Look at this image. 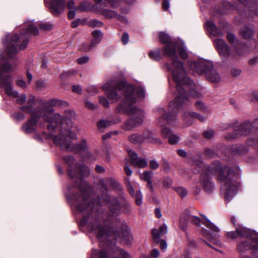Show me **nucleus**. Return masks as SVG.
<instances>
[{"label": "nucleus", "mask_w": 258, "mask_h": 258, "mask_svg": "<svg viewBox=\"0 0 258 258\" xmlns=\"http://www.w3.org/2000/svg\"><path fill=\"white\" fill-rule=\"evenodd\" d=\"M82 184L70 197L72 204L76 205L81 212L87 210V216H84L83 220L87 224L89 232L96 235L101 239L106 234V226L110 217H116L119 213L120 205L116 198H111L105 191L102 192L101 198L90 202L88 190L83 189Z\"/></svg>", "instance_id": "1"}, {"label": "nucleus", "mask_w": 258, "mask_h": 258, "mask_svg": "<svg viewBox=\"0 0 258 258\" xmlns=\"http://www.w3.org/2000/svg\"><path fill=\"white\" fill-rule=\"evenodd\" d=\"M159 38L162 43L167 44L162 49L163 54L169 57L172 61L171 66L166 64V66L172 73L174 81L176 84V98L175 100L170 102L168 112L166 113L164 109L160 108L158 111L161 116L158 119L157 123L160 126L170 124L176 119L178 109L188 105L189 95L185 90L194 88L193 82L185 76V72L182 63L178 59L176 52L177 43L171 41L170 36L164 32L159 33Z\"/></svg>", "instance_id": "2"}, {"label": "nucleus", "mask_w": 258, "mask_h": 258, "mask_svg": "<svg viewBox=\"0 0 258 258\" xmlns=\"http://www.w3.org/2000/svg\"><path fill=\"white\" fill-rule=\"evenodd\" d=\"M102 89L105 91L107 97L113 102L118 100L119 98L118 93L123 92V101L117 106L118 112L136 115V116L132 117L124 123L122 126L123 130L130 131L143 123L144 113L143 111L134 105L137 101L136 96H144L145 90L143 87L135 88L133 85H126L123 81L111 80L103 85Z\"/></svg>", "instance_id": "3"}, {"label": "nucleus", "mask_w": 258, "mask_h": 258, "mask_svg": "<svg viewBox=\"0 0 258 258\" xmlns=\"http://www.w3.org/2000/svg\"><path fill=\"white\" fill-rule=\"evenodd\" d=\"M38 34L37 28L32 24L28 26L26 30L23 29L20 35L15 34L9 41H4L6 47V51L8 58L0 56V87L5 88L6 94L9 96L18 97L17 102L21 104L26 100L24 94L18 95V92L13 90L10 81L9 75L1 77L2 72L10 73L13 71V66L9 63L10 59L18 53L17 47L20 49H25L29 42V38L31 35L37 36Z\"/></svg>", "instance_id": "4"}, {"label": "nucleus", "mask_w": 258, "mask_h": 258, "mask_svg": "<svg viewBox=\"0 0 258 258\" xmlns=\"http://www.w3.org/2000/svg\"><path fill=\"white\" fill-rule=\"evenodd\" d=\"M217 174L218 180L222 183L221 191L224 195L226 202H230L236 194L239 182L235 173L228 166H222L217 161L211 166H206L202 170L200 182L203 189L208 194L212 193L215 189V184L211 175Z\"/></svg>", "instance_id": "5"}, {"label": "nucleus", "mask_w": 258, "mask_h": 258, "mask_svg": "<svg viewBox=\"0 0 258 258\" xmlns=\"http://www.w3.org/2000/svg\"><path fill=\"white\" fill-rule=\"evenodd\" d=\"M35 98L30 96L27 101V105L20 107V109L26 113L30 114L31 118L25 122L21 127L22 131L26 134H30L35 131L37 125L44 127L43 123H38L41 117L48 123L47 128L49 131L55 132L59 130L61 125H63V118L60 114L55 113L53 109H48L44 111L34 109Z\"/></svg>", "instance_id": "6"}, {"label": "nucleus", "mask_w": 258, "mask_h": 258, "mask_svg": "<svg viewBox=\"0 0 258 258\" xmlns=\"http://www.w3.org/2000/svg\"><path fill=\"white\" fill-rule=\"evenodd\" d=\"M71 111H66V116L63 118V125H61L58 131L59 134L54 136L51 134L42 133L43 138L47 140H52L56 146L60 147L61 149L67 152L83 151L88 149L86 140H82L80 144H73L68 138L77 139V135L70 129L73 126L72 120L67 117L69 114H72Z\"/></svg>", "instance_id": "7"}, {"label": "nucleus", "mask_w": 258, "mask_h": 258, "mask_svg": "<svg viewBox=\"0 0 258 258\" xmlns=\"http://www.w3.org/2000/svg\"><path fill=\"white\" fill-rule=\"evenodd\" d=\"M190 68L198 75H204L206 79L213 83H218L220 81V75L214 69L213 62L211 61L202 59L192 61Z\"/></svg>", "instance_id": "8"}, {"label": "nucleus", "mask_w": 258, "mask_h": 258, "mask_svg": "<svg viewBox=\"0 0 258 258\" xmlns=\"http://www.w3.org/2000/svg\"><path fill=\"white\" fill-rule=\"evenodd\" d=\"M63 160L69 166L68 174L71 179H75V186L79 188L84 184L83 176L87 175L89 173V168L85 165L79 166L75 163V159L72 156L69 155L63 157Z\"/></svg>", "instance_id": "9"}, {"label": "nucleus", "mask_w": 258, "mask_h": 258, "mask_svg": "<svg viewBox=\"0 0 258 258\" xmlns=\"http://www.w3.org/2000/svg\"><path fill=\"white\" fill-rule=\"evenodd\" d=\"M229 238L235 239L237 237H245L248 240L258 244V234L242 226L238 225L236 227L235 231L228 232L226 234Z\"/></svg>", "instance_id": "10"}, {"label": "nucleus", "mask_w": 258, "mask_h": 258, "mask_svg": "<svg viewBox=\"0 0 258 258\" xmlns=\"http://www.w3.org/2000/svg\"><path fill=\"white\" fill-rule=\"evenodd\" d=\"M44 1L50 12L54 16H59L64 11V0H51L50 2L47 0H44Z\"/></svg>", "instance_id": "11"}, {"label": "nucleus", "mask_w": 258, "mask_h": 258, "mask_svg": "<svg viewBox=\"0 0 258 258\" xmlns=\"http://www.w3.org/2000/svg\"><path fill=\"white\" fill-rule=\"evenodd\" d=\"M214 44L220 56L223 60L230 58V50L229 46L222 39L217 38L214 40Z\"/></svg>", "instance_id": "12"}, {"label": "nucleus", "mask_w": 258, "mask_h": 258, "mask_svg": "<svg viewBox=\"0 0 258 258\" xmlns=\"http://www.w3.org/2000/svg\"><path fill=\"white\" fill-rule=\"evenodd\" d=\"M128 154L131 159V163L134 167L142 168L147 166V161L144 159L138 158L137 154L134 151L129 150Z\"/></svg>", "instance_id": "13"}, {"label": "nucleus", "mask_w": 258, "mask_h": 258, "mask_svg": "<svg viewBox=\"0 0 258 258\" xmlns=\"http://www.w3.org/2000/svg\"><path fill=\"white\" fill-rule=\"evenodd\" d=\"M93 39L90 44L84 43L82 45L84 48L83 50L89 51L91 50L96 44L99 43L102 38V34L100 31L95 30L92 32Z\"/></svg>", "instance_id": "14"}, {"label": "nucleus", "mask_w": 258, "mask_h": 258, "mask_svg": "<svg viewBox=\"0 0 258 258\" xmlns=\"http://www.w3.org/2000/svg\"><path fill=\"white\" fill-rule=\"evenodd\" d=\"M241 4L244 6H247L248 7H251L246 15L249 16L253 17L254 15L258 16V10L257 4V0H252V2H249V0H238Z\"/></svg>", "instance_id": "15"}, {"label": "nucleus", "mask_w": 258, "mask_h": 258, "mask_svg": "<svg viewBox=\"0 0 258 258\" xmlns=\"http://www.w3.org/2000/svg\"><path fill=\"white\" fill-rule=\"evenodd\" d=\"M68 105L69 104L66 101L58 99H52L46 101L45 103L44 106L45 107H47V108H40L37 109L38 110H42L44 111L48 109H53L51 107L53 106L68 107Z\"/></svg>", "instance_id": "16"}, {"label": "nucleus", "mask_w": 258, "mask_h": 258, "mask_svg": "<svg viewBox=\"0 0 258 258\" xmlns=\"http://www.w3.org/2000/svg\"><path fill=\"white\" fill-rule=\"evenodd\" d=\"M201 233L202 235L208 238L211 243L217 246L221 245V242L218 240V235L217 234L213 236L209 230L204 228L201 229Z\"/></svg>", "instance_id": "17"}, {"label": "nucleus", "mask_w": 258, "mask_h": 258, "mask_svg": "<svg viewBox=\"0 0 258 258\" xmlns=\"http://www.w3.org/2000/svg\"><path fill=\"white\" fill-rule=\"evenodd\" d=\"M206 27L208 31L214 36H222L223 35V32L217 27L212 21H207L206 23Z\"/></svg>", "instance_id": "18"}, {"label": "nucleus", "mask_w": 258, "mask_h": 258, "mask_svg": "<svg viewBox=\"0 0 258 258\" xmlns=\"http://www.w3.org/2000/svg\"><path fill=\"white\" fill-rule=\"evenodd\" d=\"M237 248L240 252H243L250 249L253 250H257L258 245L256 244H251L248 241H242L237 245Z\"/></svg>", "instance_id": "19"}, {"label": "nucleus", "mask_w": 258, "mask_h": 258, "mask_svg": "<svg viewBox=\"0 0 258 258\" xmlns=\"http://www.w3.org/2000/svg\"><path fill=\"white\" fill-rule=\"evenodd\" d=\"M238 134L242 135L248 134L251 130V124L249 122H245L237 126Z\"/></svg>", "instance_id": "20"}, {"label": "nucleus", "mask_w": 258, "mask_h": 258, "mask_svg": "<svg viewBox=\"0 0 258 258\" xmlns=\"http://www.w3.org/2000/svg\"><path fill=\"white\" fill-rule=\"evenodd\" d=\"M241 36L245 39H250L253 36L254 31L252 26H244L243 27L240 32Z\"/></svg>", "instance_id": "21"}, {"label": "nucleus", "mask_w": 258, "mask_h": 258, "mask_svg": "<svg viewBox=\"0 0 258 258\" xmlns=\"http://www.w3.org/2000/svg\"><path fill=\"white\" fill-rule=\"evenodd\" d=\"M152 234L154 242L157 243H159L160 248L162 249L166 248L167 247L166 242L164 240L160 239L158 230L157 229H153L152 230Z\"/></svg>", "instance_id": "22"}, {"label": "nucleus", "mask_w": 258, "mask_h": 258, "mask_svg": "<svg viewBox=\"0 0 258 258\" xmlns=\"http://www.w3.org/2000/svg\"><path fill=\"white\" fill-rule=\"evenodd\" d=\"M244 47L245 46L243 45L242 48L235 47L231 50V53H230V58L232 59H237L239 57L244 55L245 53L243 49Z\"/></svg>", "instance_id": "23"}, {"label": "nucleus", "mask_w": 258, "mask_h": 258, "mask_svg": "<svg viewBox=\"0 0 258 258\" xmlns=\"http://www.w3.org/2000/svg\"><path fill=\"white\" fill-rule=\"evenodd\" d=\"M202 216L203 217L204 220L202 222V223L205 226H206L208 228L214 232L218 233L220 231V229L217 226L211 222L205 216Z\"/></svg>", "instance_id": "24"}, {"label": "nucleus", "mask_w": 258, "mask_h": 258, "mask_svg": "<svg viewBox=\"0 0 258 258\" xmlns=\"http://www.w3.org/2000/svg\"><path fill=\"white\" fill-rule=\"evenodd\" d=\"M142 135L144 138V141H147L149 143L158 144H161V141L158 139L154 138L152 134L149 131L145 132Z\"/></svg>", "instance_id": "25"}, {"label": "nucleus", "mask_w": 258, "mask_h": 258, "mask_svg": "<svg viewBox=\"0 0 258 258\" xmlns=\"http://www.w3.org/2000/svg\"><path fill=\"white\" fill-rule=\"evenodd\" d=\"M128 140L132 143L138 144L144 142V138L141 134H134L128 137Z\"/></svg>", "instance_id": "26"}, {"label": "nucleus", "mask_w": 258, "mask_h": 258, "mask_svg": "<svg viewBox=\"0 0 258 258\" xmlns=\"http://www.w3.org/2000/svg\"><path fill=\"white\" fill-rule=\"evenodd\" d=\"M91 258H108V254L103 250L95 249L92 250Z\"/></svg>", "instance_id": "27"}, {"label": "nucleus", "mask_w": 258, "mask_h": 258, "mask_svg": "<svg viewBox=\"0 0 258 258\" xmlns=\"http://www.w3.org/2000/svg\"><path fill=\"white\" fill-rule=\"evenodd\" d=\"M185 219L186 220L190 221L193 224L198 225L199 226H200V219L197 216L192 215L190 213H186L185 216Z\"/></svg>", "instance_id": "28"}, {"label": "nucleus", "mask_w": 258, "mask_h": 258, "mask_svg": "<svg viewBox=\"0 0 258 258\" xmlns=\"http://www.w3.org/2000/svg\"><path fill=\"white\" fill-rule=\"evenodd\" d=\"M119 236H121L122 238V240L125 241L126 244H131V241L132 240V237L128 230L124 229L122 230L121 233L119 235Z\"/></svg>", "instance_id": "29"}, {"label": "nucleus", "mask_w": 258, "mask_h": 258, "mask_svg": "<svg viewBox=\"0 0 258 258\" xmlns=\"http://www.w3.org/2000/svg\"><path fill=\"white\" fill-rule=\"evenodd\" d=\"M227 39L230 44L233 46H236L238 44V41L235 36L232 33H228L227 34Z\"/></svg>", "instance_id": "30"}, {"label": "nucleus", "mask_w": 258, "mask_h": 258, "mask_svg": "<svg viewBox=\"0 0 258 258\" xmlns=\"http://www.w3.org/2000/svg\"><path fill=\"white\" fill-rule=\"evenodd\" d=\"M101 14L106 18H113L117 16V13L115 11L108 9L103 10Z\"/></svg>", "instance_id": "31"}, {"label": "nucleus", "mask_w": 258, "mask_h": 258, "mask_svg": "<svg viewBox=\"0 0 258 258\" xmlns=\"http://www.w3.org/2000/svg\"><path fill=\"white\" fill-rule=\"evenodd\" d=\"M196 108L203 112H207L209 111V109L204 103L201 101H198L195 103Z\"/></svg>", "instance_id": "32"}, {"label": "nucleus", "mask_w": 258, "mask_h": 258, "mask_svg": "<svg viewBox=\"0 0 258 258\" xmlns=\"http://www.w3.org/2000/svg\"><path fill=\"white\" fill-rule=\"evenodd\" d=\"M153 175V172L151 171H145L140 175V177L142 179L145 180L147 182L151 180L152 177Z\"/></svg>", "instance_id": "33"}, {"label": "nucleus", "mask_w": 258, "mask_h": 258, "mask_svg": "<svg viewBox=\"0 0 258 258\" xmlns=\"http://www.w3.org/2000/svg\"><path fill=\"white\" fill-rule=\"evenodd\" d=\"M106 182L114 189H120V185L116 180L113 178H109L106 180Z\"/></svg>", "instance_id": "34"}, {"label": "nucleus", "mask_w": 258, "mask_h": 258, "mask_svg": "<svg viewBox=\"0 0 258 258\" xmlns=\"http://www.w3.org/2000/svg\"><path fill=\"white\" fill-rule=\"evenodd\" d=\"M38 27L41 30L50 31L52 29V25L48 22H40L38 24Z\"/></svg>", "instance_id": "35"}, {"label": "nucleus", "mask_w": 258, "mask_h": 258, "mask_svg": "<svg viewBox=\"0 0 258 258\" xmlns=\"http://www.w3.org/2000/svg\"><path fill=\"white\" fill-rule=\"evenodd\" d=\"M124 183L130 195L131 196H133L134 195V189L133 186L131 184V182L129 178H124Z\"/></svg>", "instance_id": "36"}, {"label": "nucleus", "mask_w": 258, "mask_h": 258, "mask_svg": "<svg viewBox=\"0 0 258 258\" xmlns=\"http://www.w3.org/2000/svg\"><path fill=\"white\" fill-rule=\"evenodd\" d=\"M248 65L253 68L258 64V54H256L250 58L247 61Z\"/></svg>", "instance_id": "37"}, {"label": "nucleus", "mask_w": 258, "mask_h": 258, "mask_svg": "<svg viewBox=\"0 0 258 258\" xmlns=\"http://www.w3.org/2000/svg\"><path fill=\"white\" fill-rule=\"evenodd\" d=\"M191 112L190 111L185 112L183 115V119L188 125L192 124L194 122L193 119H195V118H191L189 115Z\"/></svg>", "instance_id": "38"}, {"label": "nucleus", "mask_w": 258, "mask_h": 258, "mask_svg": "<svg viewBox=\"0 0 258 258\" xmlns=\"http://www.w3.org/2000/svg\"><path fill=\"white\" fill-rule=\"evenodd\" d=\"M174 190L182 198L186 196L187 194V191L185 188L183 187H175Z\"/></svg>", "instance_id": "39"}, {"label": "nucleus", "mask_w": 258, "mask_h": 258, "mask_svg": "<svg viewBox=\"0 0 258 258\" xmlns=\"http://www.w3.org/2000/svg\"><path fill=\"white\" fill-rule=\"evenodd\" d=\"M111 124V122L107 120H101L97 123L98 127L99 128H105Z\"/></svg>", "instance_id": "40"}, {"label": "nucleus", "mask_w": 258, "mask_h": 258, "mask_svg": "<svg viewBox=\"0 0 258 258\" xmlns=\"http://www.w3.org/2000/svg\"><path fill=\"white\" fill-rule=\"evenodd\" d=\"M179 137L173 133L168 137V142L170 144L175 145L178 143Z\"/></svg>", "instance_id": "41"}, {"label": "nucleus", "mask_w": 258, "mask_h": 258, "mask_svg": "<svg viewBox=\"0 0 258 258\" xmlns=\"http://www.w3.org/2000/svg\"><path fill=\"white\" fill-rule=\"evenodd\" d=\"M242 71L240 68L237 67H233L231 69L230 73L233 77H237L240 75Z\"/></svg>", "instance_id": "42"}, {"label": "nucleus", "mask_w": 258, "mask_h": 258, "mask_svg": "<svg viewBox=\"0 0 258 258\" xmlns=\"http://www.w3.org/2000/svg\"><path fill=\"white\" fill-rule=\"evenodd\" d=\"M133 196H135L137 205H141L142 203V195L141 192L140 190L137 191L136 193L134 194Z\"/></svg>", "instance_id": "43"}, {"label": "nucleus", "mask_w": 258, "mask_h": 258, "mask_svg": "<svg viewBox=\"0 0 258 258\" xmlns=\"http://www.w3.org/2000/svg\"><path fill=\"white\" fill-rule=\"evenodd\" d=\"M96 158L91 152H88L84 157V160L89 162H93L96 161Z\"/></svg>", "instance_id": "44"}, {"label": "nucleus", "mask_w": 258, "mask_h": 258, "mask_svg": "<svg viewBox=\"0 0 258 258\" xmlns=\"http://www.w3.org/2000/svg\"><path fill=\"white\" fill-rule=\"evenodd\" d=\"M189 115L191 118H197L201 122L204 121L206 119L205 116L195 112L190 113Z\"/></svg>", "instance_id": "45"}, {"label": "nucleus", "mask_w": 258, "mask_h": 258, "mask_svg": "<svg viewBox=\"0 0 258 258\" xmlns=\"http://www.w3.org/2000/svg\"><path fill=\"white\" fill-rule=\"evenodd\" d=\"M149 55L152 59L156 60H159L161 58L159 51H151L149 52Z\"/></svg>", "instance_id": "46"}, {"label": "nucleus", "mask_w": 258, "mask_h": 258, "mask_svg": "<svg viewBox=\"0 0 258 258\" xmlns=\"http://www.w3.org/2000/svg\"><path fill=\"white\" fill-rule=\"evenodd\" d=\"M191 165L197 167L198 172H200L204 167V163L201 161L198 160H193L191 163Z\"/></svg>", "instance_id": "47"}, {"label": "nucleus", "mask_w": 258, "mask_h": 258, "mask_svg": "<svg viewBox=\"0 0 258 258\" xmlns=\"http://www.w3.org/2000/svg\"><path fill=\"white\" fill-rule=\"evenodd\" d=\"M172 180L170 177L168 176L164 177L163 180V184L165 187L168 188L172 185Z\"/></svg>", "instance_id": "48"}, {"label": "nucleus", "mask_w": 258, "mask_h": 258, "mask_svg": "<svg viewBox=\"0 0 258 258\" xmlns=\"http://www.w3.org/2000/svg\"><path fill=\"white\" fill-rule=\"evenodd\" d=\"M214 135V132L212 130H208L203 132L204 137L207 139H211Z\"/></svg>", "instance_id": "49"}, {"label": "nucleus", "mask_w": 258, "mask_h": 258, "mask_svg": "<svg viewBox=\"0 0 258 258\" xmlns=\"http://www.w3.org/2000/svg\"><path fill=\"white\" fill-rule=\"evenodd\" d=\"M178 52L180 57L185 59L187 58L188 55L185 50L182 47L178 48Z\"/></svg>", "instance_id": "50"}, {"label": "nucleus", "mask_w": 258, "mask_h": 258, "mask_svg": "<svg viewBox=\"0 0 258 258\" xmlns=\"http://www.w3.org/2000/svg\"><path fill=\"white\" fill-rule=\"evenodd\" d=\"M161 133L164 138H168L172 134V132L170 128L165 127L162 130Z\"/></svg>", "instance_id": "51"}, {"label": "nucleus", "mask_w": 258, "mask_h": 258, "mask_svg": "<svg viewBox=\"0 0 258 258\" xmlns=\"http://www.w3.org/2000/svg\"><path fill=\"white\" fill-rule=\"evenodd\" d=\"M13 118L18 121H21L25 118L24 114L20 112H16L13 114Z\"/></svg>", "instance_id": "52"}, {"label": "nucleus", "mask_w": 258, "mask_h": 258, "mask_svg": "<svg viewBox=\"0 0 258 258\" xmlns=\"http://www.w3.org/2000/svg\"><path fill=\"white\" fill-rule=\"evenodd\" d=\"M222 6L225 9L233 10L236 9V7L227 1L224 2Z\"/></svg>", "instance_id": "53"}, {"label": "nucleus", "mask_w": 258, "mask_h": 258, "mask_svg": "<svg viewBox=\"0 0 258 258\" xmlns=\"http://www.w3.org/2000/svg\"><path fill=\"white\" fill-rule=\"evenodd\" d=\"M159 236L161 235H163L167 233V226L166 224H163L159 228V231H158Z\"/></svg>", "instance_id": "54"}, {"label": "nucleus", "mask_w": 258, "mask_h": 258, "mask_svg": "<svg viewBox=\"0 0 258 258\" xmlns=\"http://www.w3.org/2000/svg\"><path fill=\"white\" fill-rule=\"evenodd\" d=\"M251 101H256L258 102V91H253L251 92L249 96Z\"/></svg>", "instance_id": "55"}, {"label": "nucleus", "mask_w": 258, "mask_h": 258, "mask_svg": "<svg viewBox=\"0 0 258 258\" xmlns=\"http://www.w3.org/2000/svg\"><path fill=\"white\" fill-rule=\"evenodd\" d=\"M150 167L151 169L155 170L159 167V163L155 160H152L149 163Z\"/></svg>", "instance_id": "56"}, {"label": "nucleus", "mask_w": 258, "mask_h": 258, "mask_svg": "<svg viewBox=\"0 0 258 258\" xmlns=\"http://www.w3.org/2000/svg\"><path fill=\"white\" fill-rule=\"evenodd\" d=\"M89 58L88 56H83L79 57L77 59V62L79 64H82L87 62L89 61Z\"/></svg>", "instance_id": "57"}, {"label": "nucleus", "mask_w": 258, "mask_h": 258, "mask_svg": "<svg viewBox=\"0 0 258 258\" xmlns=\"http://www.w3.org/2000/svg\"><path fill=\"white\" fill-rule=\"evenodd\" d=\"M99 101L100 103H101L104 107H108L109 106V102L105 98L103 97H100Z\"/></svg>", "instance_id": "58"}, {"label": "nucleus", "mask_w": 258, "mask_h": 258, "mask_svg": "<svg viewBox=\"0 0 258 258\" xmlns=\"http://www.w3.org/2000/svg\"><path fill=\"white\" fill-rule=\"evenodd\" d=\"M129 36L127 33H124L121 36V41L124 45L128 43Z\"/></svg>", "instance_id": "59"}, {"label": "nucleus", "mask_w": 258, "mask_h": 258, "mask_svg": "<svg viewBox=\"0 0 258 258\" xmlns=\"http://www.w3.org/2000/svg\"><path fill=\"white\" fill-rule=\"evenodd\" d=\"M16 85L21 88H25L26 86V84L23 79H18L16 82Z\"/></svg>", "instance_id": "60"}, {"label": "nucleus", "mask_w": 258, "mask_h": 258, "mask_svg": "<svg viewBox=\"0 0 258 258\" xmlns=\"http://www.w3.org/2000/svg\"><path fill=\"white\" fill-rule=\"evenodd\" d=\"M72 90L73 92H76L78 94L81 93L82 89L81 87L79 85H74L72 86Z\"/></svg>", "instance_id": "61"}, {"label": "nucleus", "mask_w": 258, "mask_h": 258, "mask_svg": "<svg viewBox=\"0 0 258 258\" xmlns=\"http://www.w3.org/2000/svg\"><path fill=\"white\" fill-rule=\"evenodd\" d=\"M205 153H206V156L208 158H212L214 157V153L213 152V151L210 149H206Z\"/></svg>", "instance_id": "62"}, {"label": "nucleus", "mask_w": 258, "mask_h": 258, "mask_svg": "<svg viewBox=\"0 0 258 258\" xmlns=\"http://www.w3.org/2000/svg\"><path fill=\"white\" fill-rule=\"evenodd\" d=\"M162 6L164 10H168L169 7V1L168 0H163Z\"/></svg>", "instance_id": "63"}, {"label": "nucleus", "mask_w": 258, "mask_h": 258, "mask_svg": "<svg viewBox=\"0 0 258 258\" xmlns=\"http://www.w3.org/2000/svg\"><path fill=\"white\" fill-rule=\"evenodd\" d=\"M119 251L120 252V255L122 256V258H131L130 254L124 251L123 250L120 249Z\"/></svg>", "instance_id": "64"}]
</instances>
